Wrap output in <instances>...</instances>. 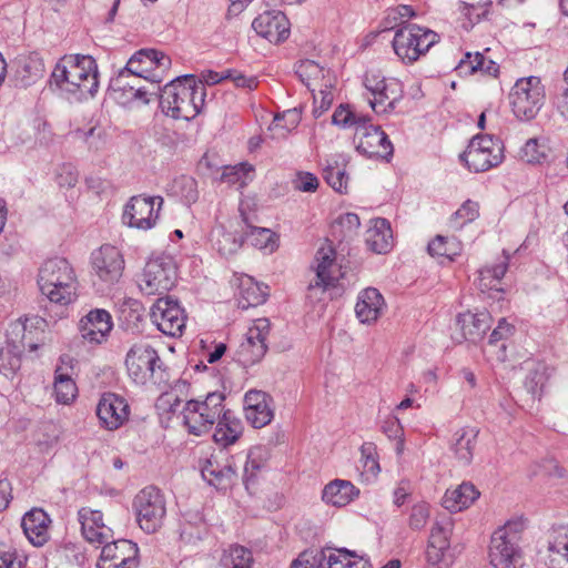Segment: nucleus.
<instances>
[{"label": "nucleus", "mask_w": 568, "mask_h": 568, "mask_svg": "<svg viewBox=\"0 0 568 568\" xmlns=\"http://www.w3.org/2000/svg\"><path fill=\"white\" fill-rule=\"evenodd\" d=\"M464 314V335L476 343L480 341L490 327V315L486 311Z\"/></svg>", "instance_id": "obj_40"}, {"label": "nucleus", "mask_w": 568, "mask_h": 568, "mask_svg": "<svg viewBox=\"0 0 568 568\" xmlns=\"http://www.w3.org/2000/svg\"><path fill=\"white\" fill-rule=\"evenodd\" d=\"M511 254L503 250L494 263L486 264L478 271L477 286L481 292L495 290L503 292L500 282L508 271Z\"/></svg>", "instance_id": "obj_27"}, {"label": "nucleus", "mask_w": 568, "mask_h": 568, "mask_svg": "<svg viewBox=\"0 0 568 568\" xmlns=\"http://www.w3.org/2000/svg\"><path fill=\"white\" fill-rule=\"evenodd\" d=\"M327 568H368L371 565L363 557L345 548H328Z\"/></svg>", "instance_id": "obj_39"}, {"label": "nucleus", "mask_w": 568, "mask_h": 568, "mask_svg": "<svg viewBox=\"0 0 568 568\" xmlns=\"http://www.w3.org/2000/svg\"><path fill=\"white\" fill-rule=\"evenodd\" d=\"M92 265L100 280L114 284L122 276L124 260L115 246L106 244L92 254Z\"/></svg>", "instance_id": "obj_20"}, {"label": "nucleus", "mask_w": 568, "mask_h": 568, "mask_svg": "<svg viewBox=\"0 0 568 568\" xmlns=\"http://www.w3.org/2000/svg\"><path fill=\"white\" fill-rule=\"evenodd\" d=\"M464 75L497 78L499 75V65L491 59H488L484 52H465Z\"/></svg>", "instance_id": "obj_33"}, {"label": "nucleus", "mask_w": 568, "mask_h": 568, "mask_svg": "<svg viewBox=\"0 0 568 568\" xmlns=\"http://www.w3.org/2000/svg\"><path fill=\"white\" fill-rule=\"evenodd\" d=\"M333 82L332 79H327V81L321 84L316 92L313 93L314 99V109L313 114L315 118L321 116L325 111H327L333 102Z\"/></svg>", "instance_id": "obj_50"}, {"label": "nucleus", "mask_w": 568, "mask_h": 568, "mask_svg": "<svg viewBox=\"0 0 568 568\" xmlns=\"http://www.w3.org/2000/svg\"><path fill=\"white\" fill-rule=\"evenodd\" d=\"M547 550L548 568H568V525L552 530Z\"/></svg>", "instance_id": "obj_30"}, {"label": "nucleus", "mask_w": 568, "mask_h": 568, "mask_svg": "<svg viewBox=\"0 0 568 568\" xmlns=\"http://www.w3.org/2000/svg\"><path fill=\"white\" fill-rule=\"evenodd\" d=\"M546 156L545 148L536 138L527 140L519 152V159L527 164H540Z\"/></svg>", "instance_id": "obj_51"}, {"label": "nucleus", "mask_w": 568, "mask_h": 568, "mask_svg": "<svg viewBox=\"0 0 568 568\" xmlns=\"http://www.w3.org/2000/svg\"><path fill=\"white\" fill-rule=\"evenodd\" d=\"M270 396L262 390H248L244 396L246 420L255 428H262L273 419Z\"/></svg>", "instance_id": "obj_23"}, {"label": "nucleus", "mask_w": 568, "mask_h": 568, "mask_svg": "<svg viewBox=\"0 0 568 568\" xmlns=\"http://www.w3.org/2000/svg\"><path fill=\"white\" fill-rule=\"evenodd\" d=\"M524 529L525 521L523 519H511L493 532L488 558L494 568H519L523 566V551L519 544Z\"/></svg>", "instance_id": "obj_4"}, {"label": "nucleus", "mask_w": 568, "mask_h": 568, "mask_svg": "<svg viewBox=\"0 0 568 568\" xmlns=\"http://www.w3.org/2000/svg\"><path fill=\"white\" fill-rule=\"evenodd\" d=\"M453 530V523L450 518L436 521L430 529L428 544H434L442 547H449V537Z\"/></svg>", "instance_id": "obj_52"}, {"label": "nucleus", "mask_w": 568, "mask_h": 568, "mask_svg": "<svg viewBox=\"0 0 568 568\" xmlns=\"http://www.w3.org/2000/svg\"><path fill=\"white\" fill-rule=\"evenodd\" d=\"M437 40L436 32L408 23L396 29L393 48L398 58L412 63L425 54Z\"/></svg>", "instance_id": "obj_7"}, {"label": "nucleus", "mask_w": 568, "mask_h": 568, "mask_svg": "<svg viewBox=\"0 0 568 568\" xmlns=\"http://www.w3.org/2000/svg\"><path fill=\"white\" fill-rule=\"evenodd\" d=\"M327 551L323 549H307L292 562L291 568H327Z\"/></svg>", "instance_id": "obj_46"}, {"label": "nucleus", "mask_w": 568, "mask_h": 568, "mask_svg": "<svg viewBox=\"0 0 568 568\" xmlns=\"http://www.w3.org/2000/svg\"><path fill=\"white\" fill-rule=\"evenodd\" d=\"M508 101L517 120H534L546 101V90L541 79L535 75L518 79L509 91Z\"/></svg>", "instance_id": "obj_5"}, {"label": "nucleus", "mask_w": 568, "mask_h": 568, "mask_svg": "<svg viewBox=\"0 0 568 568\" xmlns=\"http://www.w3.org/2000/svg\"><path fill=\"white\" fill-rule=\"evenodd\" d=\"M443 507L449 513L455 514L462 510V485L453 490H447L443 497Z\"/></svg>", "instance_id": "obj_60"}, {"label": "nucleus", "mask_w": 568, "mask_h": 568, "mask_svg": "<svg viewBox=\"0 0 568 568\" xmlns=\"http://www.w3.org/2000/svg\"><path fill=\"white\" fill-rule=\"evenodd\" d=\"M245 231V239H247L253 246L260 250H268L270 252L276 248L275 234L271 230L255 227L250 224V227Z\"/></svg>", "instance_id": "obj_47"}, {"label": "nucleus", "mask_w": 568, "mask_h": 568, "mask_svg": "<svg viewBox=\"0 0 568 568\" xmlns=\"http://www.w3.org/2000/svg\"><path fill=\"white\" fill-rule=\"evenodd\" d=\"M385 300L375 287H367L359 292L355 305V314L363 324H373L382 315Z\"/></svg>", "instance_id": "obj_28"}, {"label": "nucleus", "mask_w": 568, "mask_h": 568, "mask_svg": "<svg viewBox=\"0 0 568 568\" xmlns=\"http://www.w3.org/2000/svg\"><path fill=\"white\" fill-rule=\"evenodd\" d=\"M53 386L55 400L60 404H70L77 396V385L68 373L62 372V367L55 369Z\"/></svg>", "instance_id": "obj_44"}, {"label": "nucleus", "mask_w": 568, "mask_h": 568, "mask_svg": "<svg viewBox=\"0 0 568 568\" xmlns=\"http://www.w3.org/2000/svg\"><path fill=\"white\" fill-rule=\"evenodd\" d=\"M271 324L267 318H257L246 333L245 341L237 349V357L242 365L250 366L260 362L267 351L266 338Z\"/></svg>", "instance_id": "obj_18"}, {"label": "nucleus", "mask_w": 568, "mask_h": 568, "mask_svg": "<svg viewBox=\"0 0 568 568\" xmlns=\"http://www.w3.org/2000/svg\"><path fill=\"white\" fill-rule=\"evenodd\" d=\"M40 291L50 302L68 305L77 297V277L65 258H51L44 262L38 275Z\"/></svg>", "instance_id": "obj_3"}, {"label": "nucleus", "mask_w": 568, "mask_h": 568, "mask_svg": "<svg viewBox=\"0 0 568 568\" xmlns=\"http://www.w3.org/2000/svg\"><path fill=\"white\" fill-rule=\"evenodd\" d=\"M365 242L371 251L385 254L393 247V233L390 224L386 219H375L372 221L366 232Z\"/></svg>", "instance_id": "obj_32"}, {"label": "nucleus", "mask_w": 568, "mask_h": 568, "mask_svg": "<svg viewBox=\"0 0 568 568\" xmlns=\"http://www.w3.org/2000/svg\"><path fill=\"white\" fill-rule=\"evenodd\" d=\"M364 84L373 97L369 104L378 114L393 111L403 98L402 82L395 78H385L378 71L366 72Z\"/></svg>", "instance_id": "obj_12"}, {"label": "nucleus", "mask_w": 568, "mask_h": 568, "mask_svg": "<svg viewBox=\"0 0 568 568\" xmlns=\"http://www.w3.org/2000/svg\"><path fill=\"white\" fill-rule=\"evenodd\" d=\"M136 521L148 534L155 532L162 527L166 514L164 495L154 486L140 490L133 499Z\"/></svg>", "instance_id": "obj_9"}, {"label": "nucleus", "mask_w": 568, "mask_h": 568, "mask_svg": "<svg viewBox=\"0 0 568 568\" xmlns=\"http://www.w3.org/2000/svg\"><path fill=\"white\" fill-rule=\"evenodd\" d=\"M528 375L525 381L527 389L536 395L541 393L555 368L545 362H527Z\"/></svg>", "instance_id": "obj_37"}, {"label": "nucleus", "mask_w": 568, "mask_h": 568, "mask_svg": "<svg viewBox=\"0 0 568 568\" xmlns=\"http://www.w3.org/2000/svg\"><path fill=\"white\" fill-rule=\"evenodd\" d=\"M415 12L409 6H399L396 9L388 11L387 17L383 22V31L393 30L396 27H402V19L413 18Z\"/></svg>", "instance_id": "obj_56"}, {"label": "nucleus", "mask_w": 568, "mask_h": 568, "mask_svg": "<svg viewBox=\"0 0 568 568\" xmlns=\"http://www.w3.org/2000/svg\"><path fill=\"white\" fill-rule=\"evenodd\" d=\"M361 463L365 473L376 476L379 470L377 450L374 443H364L361 446Z\"/></svg>", "instance_id": "obj_55"}, {"label": "nucleus", "mask_w": 568, "mask_h": 568, "mask_svg": "<svg viewBox=\"0 0 568 568\" xmlns=\"http://www.w3.org/2000/svg\"><path fill=\"white\" fill-rule=\"evenodd\" d=\"M176 281V268L171 257L151 258L139 278V287L145 295L163 294L170 291Z\"/></svg>", "instance_id": "obj_13"}, {"label": "nucleus", "mask_w": 568, "mask_h": 568, "mask_svg": "<svg viewBox=\"0 0 568 568\" xmlns=\"http://www.w3.org/2000/svg\"><path fill=\"white\" fill-rule=\"evenodd\" d=\"M78 518L82 535L89 542L103 544L112 538V530L103 523V515L100 510L82 507L78 511Z\"/></svg>", "instance_id": "obj_25"}, {"label": "nucleus", "mask_w": 568, "mask_h": 568, "mask_svg": "<svg viewBox=\"0 0 568 568\" xmlns=\"http://www.w3.org/2000/svg\"><path fill=\"white\" fill-rule=\"evenodd\" d=\"M295 187L302 192H315L318 187V180L310 172H302L297 175Z\"/></svg>", "instance_id": "obj_63"}, {"label": "nucleus", "mask_w": 568, "mask_h": 568, "mask_svg": "<svg viewBox=\"0 0 568 568\" xmlns=\"http://www.w3.org/2000/svg\"><path fill=\"white\" fill-rule=\"evenodd\" d=\"M50 523L51 520L44 510L33 508L22 517L21 526L32 545L43 546L49 539Z\"/></svg>", "instance_id": "obj_29"}, {"label": "nucleus", "mask_w": 568, "mask_h": 568, "mask_svg": "<svg viewBox=\"0 0 568 568\" xmlns=\"http://www.w3.org/2000/svg\"><path fill=\"white\" fill-rule=\"evenodd\" d=\"M44 64L38 57H29L19 71V80L23 87H29L43 77Z\"/></svg>", "instance_id": "obj_48"}, {"label": "nucleus", "mask_w": 568, "mask_h": 568, "mask_svg": "<svg viewBox=\"0 0 568 568\" xmlns=\"http://www.w3.org/2000/svg\"><path fill=\"white\" fill-rule=\"evenodd\" d=\"M225 396L223 393H209L204 399H190L186 402L182 415L183 425L187 433L194 436L207 434L224 408Z\"/></svg>", "instance_id": "obj_6"}, {"label": "nucleus", "mask_w": 568, "mask_h": 568, "mask_svg": "<svg viewBox=\"0 0 568 568\" xmlns=\"http://www.w3.org/2000/svg\"><path fill=\"white\" fill-rule=\"evenodd\" d=\"M358 493L359 490L351 481L335 479L324 487L322 498L326 504L342 507L349 504Z\"/></svg>", "instance_id": "obj_34"}, {"label": "nucleus", "mask_w": 568, "mask_h": 568, "mask_svg": "<svg viewBox=\"0 0 568 568\" xmlns=\"http://www.w3.org/2000/svg\"><path fill=\"white\" fill-rule=\"evenodd\" d=\"M335 260L336 253L331 244L324 245L317 250L315 255L316 281L310 284V290L321 287L325 291L328 287L335 286L338 281Z\"/></svg>", "instance_id": "obj_24"}, {"label": "nucleus", "mask_w": 568, "mask_h": 568, "mask_svg": "<svg viewBox=\"0 0 568 568\" xmlns=\"http://www.w3.org/2000/svg\"><path fill=\"white\" fill-rule=\"evenodd\" d=\"M151 320L163 334L179 336L185 327L186 315L178 301L160 297L151 308Z\"/></svg>", "instance_id": "obj_16"}, {"label": "nucleus", "mask_w": 568, "mask_h": 568, "mask_svg": "<svg viewBox=\"0 0 568 568\" xmlns=\"http://www.w3.org/2000/svg\"><path fill=\"white\" fill-rule=\"evenodd\" d=\"M383 432L386 434L388 438L398 439L397 450L402 452L404 442H403V428L400 426L399 420L396 417H392L385 420L383 425Z\"/></svg>", "instance_id": "obj_61"}, {"label": "nucleus", "mask_w": 568, "mask_h": 568, "mask_svg": "<svg viewBox=\"0 0 568 568\" xmlns=\"http://www.w3.org/2000/svg\"><path fill=\"white\" fill-rule=\"evenodd\" d=\"M23 556L10 545L0 542V568H22Z\"/></svg>", "instance_id": "obj_57"}, {"label": "nucleus", "mask_w": 568, "mask_h": 568, "mask_svg": "<svg viewBox=\"0 0 568 568\" xmlns=\"http://www.w3.org/2000/svg\"><path fill=\"white\" fill-rule=\"evenodd\" d=\"M240 302L243 308L257 306L266 301L265 292L255 283L252 277H246L240 286Z\"/></svg>", "instance_id": "obj_45"}, {"label": "nucleus", "mask_w": 568, "mask_h": 568, "mask_svg": "<svg viewBox=\"0 0 568 568\" xmlns=\"http://www.w3.org/2000/svg\"><path fill=\"white\" fill-rule=\"evenodd\" d=\"M97 415L105 429L115 430L129 419L130 407L123 397L105 393L99 400Z\"/></svg>", "instance_id": "obj_21"}, {"label": "nucleus", "mask_w": 568, "mask_h": 568, "mask_svg": "<svg viewBox=\"0 0 568 568\" xmlns=\"http://www.w3.org/2000/svg\"><path fill=\"white\" fill-rule=\"evenodd\" d=\"M490 4V0H485L477 4L464 2V16H467L469 18L470 24L474 26L488 13V8Z\"/></svg>", "instance_id": "obj_59"}, {"label": "nucleus", "mask_w": 568, "mask_h": 568, "mask_svg": "<svg viewBox=\"0 0 568 568\" xmlns=\"http://www.w3.org/2000/svg\"><path fill=\"white\" fill-rule=\"evenodd\" d=\"M449 547H442L434 544H427L426 560L430 566H437L445 560Z\"/></svg>", "instance_id": "obj_64"}, {"label": "nucleus", "mask_w": 568, "mask_h": 568, "mask_svg": "<svg viewBox=\"0 0 568 568\" xmlns=\"http://www.w3.org/2000/svg\"><path fill=\"white\" fill-rule=\"evenodd\" d=\"M354 141L356 150L367 158L388 160L393 155V144L387 134L381 126L367 124V120L357 124Z\"/></svg>", "instance_id": "obj_15"}, {"label": "nucleus", "mask_w": 568, "mask_h": 568, "mask_svg": "<svg viewBox=\"0 0 568 568\" xmlns=\"http://www.w3.org/2000/svg\"><path fill=\"white\" fill-rule=\"evenodd\" d=\"M266 460L267 452L265 448L257 446L250 449L243 467V483L247 490L255 486L258 474L265 467Z\"/></svg>", "instance_id": "obj_36"}, {"label": "nucleus", "mask_w": 568, "mask_h": 568, "mask_svg": "<svg viewBox=\"0 0 568 568\" xmlns=\"http://www.w3.org/2000/svg\"><path fill=\"white\" fill-rule=\"evenodd\" d=\"M174 192L184 203L191 205L199 199L197 182L189 175H181L174 180Z\"/></svg>", "instance_id": "obj_49"}, {"label": "nucleus", "mask_w": 568, "mask_h": 568, "mask_svg": "<svg viewBox=\"0 0 568 568\" xmlns=\"http://www.w3.org/2000/svg\"><path fill=\"white\" fill-rule=\"evenodd\" d=\"M111 329V315L104 310H93L80 321L81 336L90 343H102Z\"/></svg>", "instance_id": "obj_26"}, {"label": "nucleus", "mask_w": 568, "mask_h": 568, "mask_svg": "<svg viewBox=\"0 0 568 568\" xmlns=\"http://www.w3.org/2000/svg\"><path fill=\"white\" fill-rule=\"evenodd\" d=\"M202 477L212 486L219 489H225L233 484L236 478V470L230 460L224 465L217 462L209 460L202 468Z\"/></svg>", "instance_id": "obj_35"}, {"label": "nucleus", "mask_w": 568, "mask_h": 568, "mask_svg": "<svg viewBox=\"0 0 568 568\" xmlns=\"http://www.w3.org/2000/svg\"><path fill=\"white\" fill-rule=\"evenodd\" d=\"M171 67V58L155 49H141L128 61L119 72V80L132 74L150 81L152 84L161 83L163 74Z\"/></svg>", "instance_id": "obj_10"}, {"label": "nucleus", "mask_w": 568, "mask_h": 568, "mask_svg": "<svg viewBox=\"0 0 568 568\" xmlns=\"http://www.w3.org/2000/svg\"><path fill=\"white\" fill-rule=\"evenodd\" d=\"M296 73L311 92H316L321 84L325 83L327 79H331L329 72L325 71L318 63L312 60L301 62Z\"/></svg>", "instance_id": "obj_38"}, {"label": "nucleus", "mask_w": 568, "mask_h": 568, "mask_svg": "<svg viewBox=\"0 0 568 568\" xmlns=\"http://www.w3.org/2000/svg\"><path fill=\"white\" fill-rule=\"evenodd\" d=\"M104 544L99 568H138L139 548L134 542L120 539L111 542L108 540Z\"/></svg>", "instance_id": "obj_19"}, {"label": "nucleus", "mask_w": 568, "mask_h": 568, "mask_svg": "<svg viewBox=\"0 0 568 568\" xmlns=\"http://www.w3.org/2000/svg\"><path fill=\"white\" fill-rule=\"evenodd\" d=\"M205 95L204 83L194 75L178 77L163 87L160 106L168 116L190 121L201 113Z\"/></svg>", "instance_id": "obj_2"}, {"label": "nucleus", "mask_w": 568, "mask_h": 568, "mask_svg": "<svg viewBox=\"0 0 568 568\" xmlns=\"http://www.w3.org/2000/svg\"><path fill=\"white\" fill-rule=\"evenodd\" d=\"M250 227L247 217L241 211L240 219L229 222V225H215L211 232L213 246L221 255L229 256L236 253L243 245L246 229Z\"/></svg>", "instance_id": "obj_17"}, {"label": "nucleus", "mask_w": 568, "mask_h": 568, "mask_svg": "<svg viewBox=\"0 0 568 568\" xmlns=\"http://www.w3.org/2000/svg\"><path fill=\"white\" fill-rule=\"evenodd\" d=\"M253 561L252 551L240 545L230 546L221 557L223 568H252Z\"/></svg>", "instance_id": "obj_42"}, {"label": "nucleus", "mask_w": 568, "mask_h": 568, "mask_svg": "<svg viewBox=\"0 0 568 568\" xmlns=\"http://www.w3.org/2000/svg\"><path fill=\"white\" fill-rule=\"evenodd\" d=\"M430 518V506L425 501L415 504L408 516V527L412 530L419 531L425 528Z\"/></svg>", "instance_id": "obj_53"}, {"label": "nucleus", "mask_w": 568, "mask_h": 568, "mask_svg": "<svg viewBox=\"0 0 568 568\" xmlns=\"http://www.w3.org/2000/svg\"><path fill=\"white\" fill-rule=\"evenodd\" d=\"M253 168L246 163H242L234 168H226L222 174V180L229 183H237L243 176L252 172Z\"/></svg>", "instance_id": "obj_62"}, {"label": "nucleus", "mask_w": 568, "mask_h": 568, "mask_svg": "<svg viewBox=\"0 0 568 568\" xmlns=\"http://www.w3.org/2000/svg\"><path fill=\"white\" fill-rule=\"evenodd\" d=\"M50 85L78 101L92 98L99 88L95 60L90 55H64L51 73Z\"/></svg>", "instance_id": "obj_1"}, {"label": "nucleus", "mask_w": 568, "mask_h": 568, "mask_svg": "<svg viewBox=\"0 0 568 568\" xmlns=\"http://www.w3.org/2000/svg\"><path fill=\"white\" fill-rule=\"evenodd\" d=\"M324 180L338 193H346L348 186V176L345 170L338 165H328L323 172Z\"/></svg>", "instance_id": "obj_54"}, {"label": "nucleus", "mask_w": 568, "mask_h": 568, "mask_svg": "<svg viewBox=\"0 0 568 568\" xmlns=\"http://www.w3.org/2000/svg\"><path fill=\"white\" fill-rule=\"evenodd\" d=\"M252 28L262 38L271 43H278L290 34L288 21L281 11H265L252 22Z\"/></svg>", "instance_id": "obj_22"}, {"label": "nucleus", "mask_w": 568, "mask_h": 568, "mask_svg": "<svg viewBox=\"0 0 568 568\" xmlns=\"http://www.w3.org/2000/svg\"><path fill=\"white\" fill-rule=\"evenodd\" d=\"M427 251L433 257H442L452 262L460 252V243L455 237L437 235L428 243Z\"/></svg>", "instance_id": "obj_41"}, {"label": "nucleus", "mask_w": 568, "mask_h": 568, "mask_svg": "<svg viewBox=\"0 0 568 568\" xmlns=\"http://www.w3.org/2000/svg\"><path fill=\"white\" fill-rule=\"evenodd\" d=\"M163 202L162 196H132L124 207L123 223L143 231L154 227Z\"/></svg>", "instance_id": "obj_14"}, {"label": "nucleus", "mask_w": 568, "mask_h": 568, "mask_svg": "<svg viewBox=\"0 0 568 568\" xmlns=\"http://www.w3.org/2000/svg\"><path fill=\"white\" fill-rule=\"evenodd\" d=\"M503 160V144L490 135L474 136L464 151V163L476 173L488 171L499 165Z\"/></svg>", "instance_id": "obj_11"}, {"label": "nucleus", "mask_w": 568, "mask_h": 568, "mask_svg": "<svg viewBox=\"0 0 568 568\" xmlns=\"http://www.w3.org/2000/svg\"><path fill=\"white\" fill-rule=\"evenodd\" d=\"M125 367L130 378L139 385L162 379V362L149 343H136L128 352Z\"/></svg>", "instance_id": "obj_8"}, {"label": "nucleus", "mask_w": 568, "mask_h": 568, "mask_svg": "<svg viewBox=\"0 0 568 568\" xmlns=\"http://www.w3.org/2000/svg\"><path fill=\"white\" fill-rule=\"evenodd\" d=\"M301 122V112L294 108L284 111L282 114L275 115L268 130L273 138H285L290 132L297 128Z\"/></svg>", "instance_id": "obj_43"}, {"label": "nucleus", "mask_w": 568, "mask_h": 568, "mask_svg": "<svg viewBox=\"0 0 568 568\" xmlns=\"http://www.w3.org/2000/svg\"><path fill=\"white\" fill-rule=\"evenodd\" d=\"M332 121L334 124L346 128L355 125V129L357 128L358 123H363V121H366V118L364 116H357L352 111H349L347 108L339 105L333 116Z\"/></svg>", "instance_id": "obj_58"}, {"label": "nucleus", "mask_w": 568, "mask_h": 568, "mask_svg": "<svg viewBox=\"0 0 568 568\" xmlns=\"http://www.w3.org/2000/svg\"><path fill=\"white\" fill-rule=\"evenodd\" d=\"M215 432L213 434L214 442L227 447L234 444L242 435V422L230 409L223 408L221 417L216 420Z\"/></svg>", "instance_id": "obj_31"}]
</instances>
